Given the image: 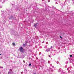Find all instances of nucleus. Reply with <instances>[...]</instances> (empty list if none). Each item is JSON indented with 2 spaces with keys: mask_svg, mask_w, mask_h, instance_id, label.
Wrapping results in <instances>:
<instances>
[{
  "mask_svg": "<svg viewBox=\"0 0 74 74\" xmlns=\"http://www.w3.org/2000/svg\"><path fill=\"white\" fill-rule=\"evenodd\" d=\"M21 74H22V72H21Z\"/></svg>",
  "mask_w": 74,
  "mask_h": 74,
  "instance_id": "nucleus-32",
  "label": "nucleus"
},
{
  "mask_svg": "<svg viewBox=\"0 0 74 74\" xmlns=\"http://www.w3.org/2000/svg\"><path fill=\"white\" fill-rule=\"evenodd\" d=\"M52 67H54V66H52Z\"/></svg>",
  "mask_w": 74,
  "mask_h": 74,
  "instance_id": "nucleus-33",
  "label": "nucleus"
},
{
  "mask_svg": "<svg viewBox=\"0 0 74 74\" xmlns=\"http://www.w3.org/2000/svg\"><path fill=\"white\" fill-rule=\"evenodd\" d=\"M56 4H58V3H57V2H56Z\"/></svg>",
  "mask_w": 74,
  "mask_h": 74,
  "instance_id": "nucleus-20",
  "label": "nucleus"
},
{
  "mask_svg": "<svg viewBox=\"0 0 74 74\" xmlns=\"http://www.w3.org/2000/svg\"><path fill=\"white\" fill-rule=\"evenodd\" d=\"M49 57H51V55H49Z\"/></svg>",
  "mask_w": 74,
  "mask_h": 74,
  "instance_id": "nucleus-21",
  "label": "nucleus"
},
{
  "mask_svg": "<svg viewBox=\"0 0 74 74\" xmlns=\"http://www.w3.org/2000/svg\"><path fill=\"white\" fill-rule=\"evenodd\" d=\"M1 54H0V55H1Z\"/></svg>",
  "mask_w": 74,
  "mask_h": 74,
  "instance_id": "nucleus-31",
  "label": "nucleus"
},
{
  "mask_svg": "<svg viewBox=\"0 0 74 74\" xmlns=\"http://www.w3.org/2000/svg\"><path fill=\"white\" fill-rule=\"evenodd\" d=\"M66 64H67L68 63V61H66Z\"/></svg>",
  "mask_w": 74,
  "mask_h": 74,
  "instance_id": "nucleus-12",
  "label": "nucleus"
},
{
  "mask_svg": "<svg viewBox=\"0 0 74 74\" xmlns=\"http://www.w3.org/2000/svg\"><path fill=\"white\" fill-rule=\"evenodd\" d=\"M27 41H25V44H27Z\"/></svg>",
  "mask_w": 74,
  "mask_h": 74,
  "instance_id": "nucleus-10",
  "label": "nucleus"
},
{
  "mask_svg": "<svg viewBox=\"0 0 74 74\" xmlns=\"http://www.w3.org/2000/svg\"><path fill=\"white\" fill-rule=\"evenodd\" d=\"M48 2H50V0H48Z\"/></svg>",
  "mask_w": 74,
  "mask_h": 74,
  "instance_id": "nucleus-18",
  "label": "nucleus"
},
{
  "mask_svg": "<svg viewBox=\"0 0 74 74\" xmlns=\"http://www.w3.org/2000/svg\"><path fill=\"white\" fill-rule=\"evenodd\" d=\"M59 70H60V71H61V69H59Z\"/></svg>",
  "mask_w": 74,
  "mask_h": 74,
  "instance_id": "nucleus-13",
  "label": "nucleus"
},
{
  "mask_svg": "<svg viewBox=\"0 0 74 74\" xmlns=\"http://www.w3.org/2000/svg\"><path fill=\"white\" fill-rule=\"evenodd\" d=\"M4 22H5V21Z\"/></svg>",
  "mask_w": 74,
  "mask_h": 74,
  "instance_id": "nucleus-35",
  "label": "nucleus"
},
{
  "mask_svg": "<svg viewBox=\"0 0 74 74\" xmlns=\"http://www.w3.org/2000/svg\"><path fill=\"white\" fill-rule=\"evenodd\" d=\"M0 68H1H1L3 69V67L0 66Z\"/></svg>",
  "mask_w": 74,
  "mask_h": 74,
  "instance_id": "nucleus-15",
  "label": "nucleus"
},
{
  "mask_svg": "<svg viewBox=\"0 0 74 74\" xmlns=\"http://www.w3.org/2000/svg\"><path fill=\"white\" fill-rule=\"evenodd\" d=\"M48 42H46V44H48Z\"/></svg>",
  "mask_w": 74,
  "mask_h": 74,
  "instance_id": "nucleus-17",
  "label": "nucleus"
},
{
  "mask_svg": "<svg viewBox=\"0 0 74 74\" xmlns=\"http://www.w3.org/2000/svg\"><path fill=\"white\" fill-rule=\"evenodd\" d=\"M36 24H38V23H36Z\"/></svg>",
  "mask_w": 74,
  "mask_h": 74,
  "instance_id": "nucleus-26",
  "label": "nucleus"
},
{
  "mask_svg": "<svg viewBox=\"0 0 74 74\" xmlns=\"http://www.w3.org/2000/svg\"><path fill=\"white\" fill-rule=\"evenodd\" d=\"M40 54H41V53L40 52Z\"/></svg>",
  "mask_w": 74,
  "mask_h": 74,
  "instance_id": "nucleus-34",
  "label": "nucleus"
},
{
  "mask_svg": "<svg viewBox=\"0 0 74 74\" xmlns=\"http://www.w3.org/2000/svg\"><path fill=\"white\" fill-rule=\"evenodd\" d=\"M34 26L35 27H36V26H37V24H34Z\"/></svg>",
  "mask_w": 74,
  "mask_h": 74,
  "instance_id": "nucleus-5",
  "label": "nucleus"
},
{
  "mask_svg": "<svg viewBox=\"0 0 74 74\" xmlns=\"http://www.w3.org/2000/svg\"><path fill=\"white\" fill-rule=\"evenodd\" d=\"M69 69V68H68L67 69V70H68Z\"/></svg>",
  "mask_w": 74,
  "mask_h": 74,
  "instance_id": "nucleus-30",
  "label": "nucleus"
},
{
  "mask_svg": "<svg viewBox=\"0 0 74 74\" xmlns=\"http://www.w3.org/2000/svg\"><path fill=\"white\" fill-rule=\"evenodd\" d=\"M14 3H15V2H14Z\"/></svg>",
  "mask_w": 74,
  "mask_h": 74,
  "instance_id": "nucleus-36",
  "label": "nucleus"
},
{
  "mask_svg": "<svg viewBox=\"0 0 74 74\" xmlns=\"http://www.w3.org/2000/svg\"><path fill=\"white\" fill-rule=\"evenodd\" d=\"M19 49L21 52H23V49L22 47H20Z\"/></svg>",
  "mask_w": 74,
  "mask_h": 74,
  "instance_id": "nucleus-1",
  "label": "nucleus"
},
{
  "mask_svg": "<svg viewBox=\"0 0 74 74\" xmlns=\"http://www.w3.org/2000/svg\"><path fill=\"white\" fill-rule=\"evenodd\" d=\"M13 45H15V44L14 43H13Z\"/></svg>",
  "mask_w": 74,
  "mask_h": 74,
  "instance_id": "nucleus-9",
  "label": "nucleus"
},
{
  "mask_svg": "<svg viewBox=\"0 0 74 74\" xmlns=\"http://www.w3.org/2000/svg\"><path fill=\"white\" fill-rule=\"evenodd\" d=\"M13 18V16H11V17L10 18H9V19H12Z\"/></svg>",
  "mask_w": 74,
  "mask_h": 74,
  "instance_id": "nucleus-6",
  "label": "nucleus"
},
{
  "mask_svg": "<svg viewBox=\"0 0 74 74\" xmlns=\"http://www.w3.org/2000/svg\"><path fill=\"white\" fill-rule=\"evenodd\" d=\"M39 54L40 55H41V54H40V53H39Z\"/></svg>",
  "mask_w": 74,
  "mask_h": 74,
  "instance_id": "nucleus-28",
  "label": "nucleus"
},
{
  "mask_svg": "<svg viewBox=\"0 0 74 74\" xmlns=\"http://www.w3.org/2000/svg\"><path fill=\"white\" fill-rule=\"evenodd\" d=\"M53 48V47L51 46V48Z\"/></svg>",
  "mask_w": 74,
  "mask_h": 74,
  "instance_id": "nucleus-25",
  "label": "nucleus"
},
{
  "mask_svg": "<svg viewBox=\"0 0 74 74\" xmlns=\"http://www.w3.org/2000/svg\"><path fill=\"white\" fill-rule=\"evenodd\" d=\"M51 65H52V64H50V66H51Z\"/></svg>",
  "mask_w": 74,
  "mask_h": 74,
  "instance_id": "nucleus-29",
  "label": "nucleus"
},
{
  "mask_svg": "<svg viewBox=\"0 0 74 74\" xmlns=\"http://www.w3.org/2000/svg\"><path fill=\"white\" fill-rule=\"evenodd\" d=\"M42 1H44V0H42Z\"/></svg>",
  "mask_w": 74,
  "mask_h": 74,
  "instance_id": "nucleus-27",
  "label": "nucleus"
},
{
  "mask_svg": "<svg viewBox=\"0 0 74 74\" xmlns=\"http://www.w3.org/2000/svg\"><path fill=\"white\" fill-rule=\"evenodd\" d=\"M23 47H25V46H26V44H23Z\"/></svg>",
  "mask_w": 74,
  "mask_h": 74,
  "instance_id": "nucleus-7",
  "label": "nucleus"
},
{
  "mask_svg": "<svg viewBox=\"0 0 74 74\" xmlns=\"http://www.w3.org/2000/svg\"><path fill=\"white\" fill-rule=\"evenodd\" d=\"M42 61H43V63H44L45 62V61H44V60H42Z\"/></svg>",
  "mask_w": 74,
  "mask_h": 74,
  "instance_id": "nucleus-14",
  "label": "nucleus"
},
{
  "mask_svg": "<svg viewBox=\"0 0 74 74\" xmlns=\"http://www.w3.org/2000/svg\"><path fill=\"white\" fill-rule=\"evenodd\" d=\"M59 62H57L56 63H57V64H58V63H59Z\"/></svg>",
  "mask_w": 74,
  "mask_h": 74,
  "instance_id": "nucleus-16",
  "label": "nucleus"
},
{
  "mask_svg": "<svg viewBox=\"0 0 74 74\" xmlns=\"http://www.w3.org/2000/svg\"><path fill=\"white\" fill-rule=\"evenodd\" d=\"M8 74H13V73H12V69H9V71L8 73Z\"/></svg>",
  "mask_w": 74,
  "mask_h": 74,
  "instance_id": "nucleus-2",
  "label": "nucleus"
},
{
  "mask_svg": "<svg viewBox=\"0 0 74 74\" xmlns=\"http://www.w3.org/2000/svg\"><path fill=\"white\" fill-rule=\"evenodd\" d=\"M31 65H32V64H31V63L29 64V66H31Z\"/></svg>",
  "mask_w": 74,
  "mask_h": 74,
  "instance_id": "nucleus-8",
  "label": "nucleus"
},
{
  "mask_svg": "<svg viewBox=\"0 0 74 74\" xmlns=\"http://www.w3.org/2000/svg\"><path fill=\"white\" fill-rule=\"evenodd\" d=\"M51 48L47 49L46 50V51H47V52H49V51H50V50Z\"/></svg>",
  "mask_w": 74,
  "mask_h": 74,
  "instance_id": "nucleus-4",
  "label": "nucleus"
},
{
  "mask_svg": "<svg viewBox=\"0 0 74 74\" xmlns=\"http://www.w3.org/2000/svg\"><path fill=\"white\" fill-rule=\"evenodd\" d=\"M60 38H62V37H61V36H60Z\"/></svg>",
  "mask_w": 74,
  "mask_h": 74,
  "instance_id": "nucleus-23",
  "label": "nucleus"
},
{
  "mask_svg": "<svg viewBox=\"0 0 74 74\" xmlns=\"http://www.w3.org/2000/svg\"><path fill=\"white\" fill-rule=\"evenodd\" d=\"M0 8H2V6H0Z\"/></svg>",
  "mask_w": 74,
  "mask_h": 74,
  "instance_id": "nucleus-24",
  "label": "nucleus"
},
{
  "mask_svg": "<svg viewBox=\"0 0 74 74\" xmlns=\"http://www.w3.org/2000/svg\"><path fill=\"white\" fill-rule=\"evenodd\" d=\"M73 3H74V2H73Z\"/></svg>",
  "mask_w": 74,
  "mask_h": 74,
  "instance_id": "nucleus-37",
  "label": "nucleus"
},
{
  "mask_svg": "<svg viewBox=\"0 0 74 74\" xmlns=\"http://www.w3.org/2000/svg\"><path fill=\"white\" fill-rule=\"evenodd\" d=\"M49 71H50L51 72H53V70L52 69V68H50L49 69Z\"/></svg>",
  "mask_w": 74,
  "mask_h": 74,
  "instance_id": "nucleus-3",
  "label": "nucleus"
},
{
  "mask_svg": "<svg viewBox=\"0 0 74 74\" xmlns=\"http://www.w3.org/2000/svg\"><path fill=\"white\" fill-rule=\"evenodd\" d=\"M23 62L24 63H25V61H23Z\"/></svg>",
  "mask_w": 74,
  "mask_h": 74,
  "instance_id": "nucleus-19",
  "label": "nucleus"
},
{
  "mask_svg": "<svg viewBox=\"0 0 74 74\" xmlns=\"http://www.w3.org/2000/svg\"><path fill=\"white\" fill-rule=\"evenodd\" d=\"M72 56H72V55H70V57H72Z\"/></svg>",
  "mask_w": 74,
  "mask_h": 74,
  "instance_id": "nucleus-11",
  "label": "nucleus"
},
{
  "mask_svg": "<svg viewBox=\"0 0 74 74\" xmlns=\"http://www.w3.org/2000/svg\"><path fill=\"white\" fill-rule=\"evenodd\" d=\"M48 63H50V62H49V61H48Z\"/></svg>",
  "mask_w": 74,
  "mask_h": 74,
  "instance_id": "nucleus-22",
  "label": "nucleus"
}]
</instances>
